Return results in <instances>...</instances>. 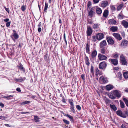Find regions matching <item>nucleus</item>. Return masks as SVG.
Returning <instances> with one entry per match:
<instances>
[{"mask_svg":"<svg viewBox=\"0 0 128 128\" xmlns=\"http://www.w3.org/2000/svg\"><path fill=\"white\" fill-rule=\"evenodd\" d=\"M107 45V43L106 40H104L101 42L100 44V48H102L100 50L101 52L103 54H106V53L108 54L109 51H106V49L104 48V47Z\"/></svg>","mask_w":128,"mask_h":128,"instance_id":"obj_1","label":"nucleus"},{"mask_svg":"<svg viewBox=\"0 0 128 128\" xmlns=\"http://www.w3.org/2000/svg\"><path fill=\"white\" fill-rule=\"evenodd\" d=\"M116 113L118 116L123 118H126L128 116V112L127 111L123 112L121 110H119L116 112Z\"/></svg>","mask_w":128,"mask_h":128,"instance_id":"obj_2","label":"nucleus"},{"mask_svg":"<svg viewBox=\"0 0 128 128\" xmlns=\"http://www.w3.org/2000/svg\"><path fill=\"white\" fill-rule=\"evenodd\" d=\"M68 102L70 104V109L71 111L74 114L76 113V111L74 107V101L72 99H69L68 100Z\"/></svg>","mask_w":128,"mask_h":128,"instance_id":"obj_3","label":"nucleus"},{"mask_svg":"<svg viewBox=\"0 0 128 128\" xmlns=\"http://www.w3.org/2000/svg\"><path fill=\"white\" fill-rule=\"evenodd\" d=\"M107 66V63L106 62H101L99 64V68L101 70L105 69Z\"/></svg>","mask_w":128,"mask_h":128,"instance_id":"obj_4","label":"nucleus"},{"mask_svg":"<svg viewBox=\"0 0 128 128\" xmlns=\"http://www.w3.org/2000/svg\"><path fill=\"white\" fill-rule=\"evenodd\" d=\"M95 14V8H92L90 9L89 8L88 11V16H89L92 17L93 15Z\"/></svg>","mask_w":128,"mask_h":128,"instance_id":"obj_5","label":"nucleus"},{"mask_svg":"<svg viewBox=\"0 0 128 128\" xmlns=\"http://www.w3.org/2000/svg\"><path fill=\"white\" fill-rule=\"evenodd\" d=\"M120 58L122 65L124 66L126 65L127 62L123 54L121 55Z\"/></svg>","mask_w":128,"mask_h":128,"instance_id":"obj_6","label":"nucleus"},{"mask_svg":"<svg viewBox=\"0 0 128 128\" xmlns=\"http://www.w3.org/2000/svg\"><path fill=\"white\" fill-rule=\"evenodd\" d=\"M106 39L107 42L110 44L113 45L114 43V42L112 38L110 36L106 37Z\"/></svg>","mask_w":128,"mask_h":128,"instance_id":"obj_7","label":"nucleus"},{"mask_svg":"<svg viewBox=\"0 0 128 128\" xmlns=\"http://www.w3.org/2000/svg\"><path fill=\"white\" fill-rule=\"evenodd\" d=\"M98 57L99 59L100 60H105L108 59L106 56L100 54H98Z\"/></svg>","mask_w":128,"mask_h":128,"instance_id":"obj_8","label":"nucleus"},{"mask_svg":"<svg viewBox=\"0 0 128 128\" xmlns=\"http://www.w3.org/2000/svg\"><path fill=\"white\" fill-rule=\"evenodd\" d=\"M120 91L118 90H114L113 93L114 95L118 98H120L121 96V94L120 93Z\"/></svg>","mask_w":128,"mask_h":128,"instance_id":"obj_9","label":"nucleus"},{"mask_svg":"<svg viewBox=\"0 0 128 128\" xmlns=\"http://www.w3.org/2000/svg\"><path fill=\"white\" fill-rule=\"evenodd\" d=\"M92 30L91 27L88 26L87 28V35L88 36L92 35Z\"/></svg>","mask_w":128,"mask_h":128,"instance_id":"obj_10","label":"nucleus"},{"mask_svg":"<svg viewBox=\"0 0 128 128\" xmlns=\"http://www.w3.org/2000/svg\"><path fill=\"white\" fill-rule=\"evenodd\" d=\"M109 60V62H111L115 66H117L118 64V60L116 59H110Z\"/></svg>","mask_w":128,"mask_h":128,"instance_id":"obj_11","label":"nucleus"},{"mask_svg":"<svg viewBox=\"0 0 128 128\" xmlns=\"http://www.w3.org/2000/svg\"><path fill=\"white\" fill-rule=\"evenodd\" d=\"M113 35L116 39L119 40H121L122 39L120 35L118 34L114 33L113 34Z\"/></svg>","mask_w":128,"mask_h":128,"instance_id":"obj_12","label":"nucleus"},{"mask_svg":"<svg viewBox=\"0 0 128 128\" xmlns=\"http://www.w3.org/2000/svg\"><path fill=\"white\" fill-rule=\"evenodd\" d=\"M128 44V41L126 40H122L120 46H121L124 48L127 46Z\"/></svg>","mask_w":128,"mask_h":128,"instance_id":"obj_13","label":"nucleus"},{"mask_svg":"<svg viewBox=\"0 0 128 128\" xmlns=\"http://www.w3.org/2000/svg\"><path fill=\"white\" fill-rule=\"evenodd\" d=\"M18 68L20 69L21 71H22L24 73L25 72L26 69L22 64H20L18 66Z\"/></svg>","mask_w":128,"mask_h":128,"instance_id":"obj_14","label":"nucleus"},{"mask_svg":"<svg viewBox=\"0 0 128 128\" xmlns=\"http://www.w3.org/2000/svg\"><path fill=\"white\" fill-rule=\"evenodd\" d=\"M97 36L98 40H100L104 38V35L102 33H99L97 35Z\"/></svg>","mask_w":128,"mask_h":128,"instance_id":"obj_15","label":"nucleus"},{"mask_svg":"<svg viewBox=\"0 0 128 128\" xmlns=\"http://www.w3.org/2000/svg\"><path fill=\"white\" fill-rule=\"evenodd\" d=\"M26 79V78L25 77L24 78L20 77L18 79L16 78L14 80L17 82H21L24 81Z\"/></svg>","mask_w":128,"mask_h":128,"instance_id":"obj_16","label":"nucleus"},{"mask_svg":"<svg viewBox=\"0 0 128 128\" xmlns=\"http://www.w3.org/2000/svg\"><path fill=\"white\" fill-rule=\"evenodd\" d=\"M114 86L110 84L106 86V88L107 90H110L114 88Z\"/></svg>","mask_w":128,"mask_h":128,"instance_id":"obj_17","label":"nucleus"},{"mask_svg":"<svg viewBox=\"0 0 128 128\" xmlns=\"http://www.w3.org/2000/svg\"><path fill=\"white\" fill-rule=\"evenodd\" d=\"M100 80L102 81L104 83H106L108 82L107 79L104 78L103 76H101L100 78Z\"/></svg>","mask_w":128,"mask_h":128,"instance_id":"obj_18","label":"nucleus"},{"mask_svg":"<svg viewBox=\"0 0 128 128\" xmlns=\"http://www.w3.org/2000/svg\"><path fill=\"white\" fill-rule=\"evenodd\" d=\"M122 24L123 25L125 28H128V23L127 22L123 20L122 22Z\"/></svg>","mask_w":128,"mask_h":128,"instance_id":"obj_19","label":"nucleus"},{"mask_svg":"<svg viewBox=\"0 0 128 128\" xmlns=\"http://www.w3.org/2000/svg\"><path fill=\"white\" fill-rule=\"evenodd\" d=\"M96 12L98 15H100L102 12V9L100 8H98L96 10Z\"/></svg>","mask_w":128,"mask_h":128,"instance_id":"obj_20","label":"nucleus"},{"mask_svg":"<svg viewBox=\"0 0 128 128\" xmlns=\"http://www.w3.org/2000/svg\"><path fill=\"white\" fill-rule=\"evenodd\" d=\"M108 4V1H104L102 4L101 5L102 6L103 8H105L107 6Z\"/></svg>","mask_w":128,"mask_h":128,"instance_id":"obj_21","label":"nucleus"},{"mask_svg":"<svg viewBox=\"0 0 128 128\" xmlns=\"http://www.w3.org/2000/svg\"><path fill=\"white\" fill-rule=\"evenodd\" d=\"M90 45L88 43H87L86 45V52L88 54H89L90 53Z\"/></svg>","mask_w":128,"mask_h":128,"instance_id":"obj_22","label":"nucleus"},{"mask_svg":"<svg viewBox=\"0 0 128 128\" xmlns=\"http://www.w3.org/2000/svg\"><path fill=\"white\" fill-rule=\"evenodd\" d=\"M108 10H105L103 13V16L105 18H107L108 15Z\"/></svg>","mask_w":128,"mask_h":128,"instance_id":"obj_23","label":"nucleus"},{"mask_svg":"<svg viewBox=\"0 0 128 128\" xmlns=\"http://www.w3.org/2000/svg\"><path fill=\"white\" fill-rule=\"evenodd\" d=\"M109 24L112 25L115 24L116 23V20L113 19H112L109 20Z\"/></svg>","mask_w":128,"mask_h":128,"instance_id":"obj_24","label":"nucleus"},{"mask_svg":"<svg viewBox=\"0 0 128 128\" xmlns=\"http://www.w3.org/2000/svg\"><path fill=\"white\" fill-rule=\"evenodd\" d=\"M97 55V51L95 50L93 51L92 54V58H95Z\"/></svg>","mask_w":128,"mask_h":128,"instance_id":"obj_25","label":"nucleus"},{"mask_svg":"<svg viewBox=\"0 0 128 128\" xmlns=\"http://www.w3.org/2000/svg\"><path fill=\"white\" fill-rule=\"evenodd\" d=\"M118 30V28L116 26H112L110 28V30L114 32L117 31Z\"/></svg>","mask_w":128,"mask_h":128,"instance_id":"obj_26","label":"nucleus"},{"mask_svg":"<svg viewBox=\"0 0 128 128\" xmlns=\"http://www.w3.org/2000/svg\"><path fill=\"white\" fill-rule=\"evenodd\" d=\"M40 118H38V116H34V120L36 122H39L40 121L39 120Z\"/></svg>","mask_w":128,"mask_h":128,"instance_id":"obj_27","label":"nucleus"},{"mask_svg":"<svg viewBox=\"0 0 128 128\" xmlns=\"http://www.w3.org/2000/svg\"><path fill=\"white\" fill-rule=\"evenodd\" d=\"M110 106L112 109H113L114 111L116 110L117 109L116 107L114 105H112L110 104Z\"/></svg>","mask_w":128,"mask_h":128,"instance_id":"obj_28","label":"nucleus"},{"mask_svg":"<svg viewBox=\"0 0 128 128\" xmlns=\"http://www.w3.org/2000/svg\"><path fill=\"white\" fill-rule=\"evenodd\" d=\"M86 63L87 65L89 66L90 65V63L89 62V60L88 57L86 56L85 58Z\"/></svg>","mask_w":128,"mask_h":128,"instance_id":"obj_29","label":"nucleus"},{"mask_svg":"<svg viewBox=\"0 0 128 128\" xmlns=\"http://www.w3.org/2000/svg\"><path fill=\"white\" fill-rule=\"evenodd\" d=\"M108 95L109 98L115 100L116 98V97L114 96L112 94H110Z\"/></svg>","mask_w":128,"mask_h":128,"instance_id":"obj_30","label":"nucleus"},{"mask_svg":"<svg viewBox=\"0 0 128 128\" xmlns=\"http://www.w3.org/2000/svg\"><path fill=\"white\" fill-rule=\"evenodd\" d=\"M13 36L14 38L16 40L18 39L19 38V36L18 33L13 34Z\"/></svg>","mask_w":128,"mask_h":128,"instance_id":"obj_31","label":"nucleus"},{"mask_svg":"<svg viewBox=\"0 0 128 128\" xmlns=\"http://www.w3.org/2000/svg\"><path fill=\"white\" fill-rule=\"evenodd\" d=\"M120 105L122 108H124L125 107V104L124 102L121 100L120 101Z\"/></svg>","mask_w":128,"mask_h":128,"instance_id":"obj_32","label":"nucleus"},{"mask_svg":"<svg viewBox=\"0 0 128 128\" xmlns=\"http://www.w3.org/2000/svg\"><path fill=\"white\" fill-rule=\"evenodd\" d=\"M123 99L126 106L128 107V100L125 98H123Z\"/></svg>","mask_w":128,"mask_h":128,"instance_id":"obj_33","label":"nucleus"},{"mask_svg":"<svg viewBox=\"0 0 128 128\" xmlns=\"http://www.w3.org/2000/svg\"><path fill=\"white\" fill-rule=\"evenodd\" d=\"M92 38L93 39V41L94 42H96L98 40V37H97V35L96 36H94L92 37Z\"/></svg>","mask_w":128,"mask_h":128,"instance_id":"obj_34","label":"nucleus"},{"mask_svg":"<svg viewBox=\"0 0 128 128\" xmlns=\"http://www.w3.org/2000/svg\"><path fill=\"white\" fill-rule=\"evenodd\" d=\"M99 25L98 24H95L93 27L94 29H98L99 28Z\"/></svg>","mask_w":128,"mask_h":128,"instance_id":"obj_35","label":"nucleus"},{"mask_svg":"<svg viewBox=\"0 0 128 128\" xmlns=\"http://www.w3.org/2000/svg\"><path fill=\"white\" fill-rule=\"evenodd\" d=\"M48 4L47 3H46L45 5V8L44 9V11H46L47 10V9L48 6Z\"/></svg>","mask_w":128,"mask_h":128,"instance_id":"obj_36","label":"nucleus"},{"mask_svg":"<svg viewBox=\"0 0 128 128\" xmlns=\"http://www.w3.org/2000/svg\"><path fill=\"white\" fill-rule=\"evenodd\" d=\"M124 76L126 78H128V72L124 73Z\"/></svg>","mask_w":128,"mask_h":128,"instance_id":"obj_37","label":"nucleus"},{"mask_svg":"<svg viewBox=\"0 0 128 128\" xmlns=\"http://www.w3.org/2000/svg\"><path fill=\"white\" fill-rule=\"evenodd\" d=\"M21 9L22 11L24 12L26 9V6L23 5L21 7Z\"/></svg>","mask_w":128,"mask_h":128,"instance_id":"obj_38","label":"nucleus"},{"mask_svg":"<svg viewBox=\"0 0 128 128\" xmlns=\"http://www.w3.org/2000/svg\"><path fill=\"white\" fill-rule=\"evenodd\" d=\"M76 107L77 109L79 111H80L81 110V108L80 106L79 105H76Z\"/></svg>","mask_w":128,"mask_h":128,"instance_id":"obj_39","label":"nucleus"},{"mask_svg":"<svg viewBox=\"0 0 128 128\" xmlns=\"http://www.w3.org/2000/svg\"><path fill=\"white\" fill-rule=\"evenodd\" d=\"M64 123L67 124H70V122L69 121L66 120H63Z\"/></svg>","mask_w":128,"mask_h":128,"instance_id":"obj_40","label":"nucleus"},{"mask_svg":"<svg viewBox=\"0 0 128 128\" xmlns=\"http://www.w3.org/2000/svg\"><path fill=\"white\" fill-rule=\"evenodd\" d=\"M105 102L106 103L110 104V101L109 100L108 98H106L105 100Z\"/></svg>","mask_w":128,"mask_h":128,"instance_id":"obj_41","label":"nucleus"},{"mask_svg":"<svg viewBox=\"0 0 128 128\" xmlns=\"http://www.w3.org/2000/svg\"><path fill=\"white\" fill-rule=\"evenodd\" d=\"M124 5L123 4H120V5L118 7V9L119 10H120L122 8L123 6Z\"/></svg>","mask_w":128,"mask_h":128,"instance_id":"obj_42","label":"nucleus"},{"mask_svg":"<svg viewBox=\"0 0 128 128\" xmlns=\"http://www.w3.org/2000/svg\"><path fill=\"white\" fill-rule=\"evenodd\" d=\"M92 5V4L91 2L90 1H89L87 4V6L88 7V8H90L89 7L91 6Z\"/></svg>","mask_w":128,"mask_h":128,"instance_id":"obj_43","label":"nucleus"},{"mask_svg":"<svg viewBox=\"0 0 128 128\" xmlns=\"http://www.w3.org/2000/svg\"><path fill=\"white\" fill-rule=\"evenodd\" d=\"M66 116L68 117L69 118L71 119V120H72L73 119V117L70 115L67 114Z\"/></svg>","mask_w":128,"mask_h":128,"instance_id":"obj_44","label":"nucleus"},{"mask_svg":"<svg viewBox=\"0 0 128 128\" xmlns=\"http://www.w3.org/2000/svg\"><path fill=\"white\" fill-rule=\"evenodd\" d=\"M91 72L92 74H94V68L92 66L91 67Z\"/></svg>","mask_w":128,"mask_h":128,"instance_id":"obj_45","label":"nucleus"},{"mask_svg":"<svg viewBox=\"0 0 128 128\" xmlns=\"http://www.w3.org/2000/svg\"><path fill=\"white\" fill-rule=\"evenodd\" d=\"M11 24L10 22H8L6 24V26L7 27H9L10 26Z\"/></svg>","mask_w":128,"mask_h":128,"instance_id":"obj_46","label":"nucleus"},{"mask_svg":"<svg viewBox=\"0 0 128 128\" xmlns=\"http://www.w3.org/2000/svg\"><path fill=\"white\" fill-rule=\"evenodd\" d=\"M30 102L28 101H26L25 102H24L22 103V104H26L30 103Z\"/></svg>","mask_w":128,"mask_h":128,"instance_id":"obj_47","label":"nucleus"},{"mask_svg":"<svg viewBox=\"0 0 128 128\" xmlns=\"http://www.w3.org/2000/svg\"><path fill=\"white\" fill-rule=\"evenodd\" d=\"M81 77L82 78V79L84 80H85V75L84 74H82L81 75Z\"/></svg>","mask_w":128,"mask_h":128,"instance_id":"obj_48","label":"nucleus"},{"mask_svg":"<svg viewBox=\"0 0 128 128\" xmlns=\"http://www.w3.org/2000/svg\"><path fill=\"white\" fill-rule=\"evenodd\" d=\"M121 128H127L125 124H122L121 126Z\"/></svg>","mask_w":128,"mask_h":128,"instance_id":"obj_49","label":"nucleus"},{"mask_svg":"<svg viewBox=\"0 0 128 128\" xmlns=\"http://www.w3.org/2000/svg\"><path fill=\"white\" fill-rule=\"evenodd\" d=\"M94 2L96 4H97L99 2V0H93Z\"/></svg>","mask_w":128,"mask_h":128,"instance_id":"obj_50","label":"nucleus"},{"mask_svg":"<svg viewBox=\"0 0 128 128\" xmlns=\"http://www.w3.org/2000/svg\"><path fill=\"white\" fill-rule=\"evenodd\" d=\"M118 54H116L114 55V57L115 58H117L118 57Z\"/></svg>","mask_w":128,"mask_h":128,"instance_id":"obj_51","label":"nucleus"},{"mask_svg":"<svg viewBox=\"0 0 128 128\" xmlns=\"http://www.w3.org/2000/svg\"><path fill=\"white\" fill-rule=\"evenodd\" d=\"M9 19L8 18H6L4 20V22H8L9 21Z\"/></svg>","mask_w":128,"mask_h":128,"instance_id":"obj_52","label":"nucleus"},{"mask_svg":"<svg viewBox=\"0 0 128 128\" xmlns=\"http://www.w3.org/2000/svg\"><path fill=\"white\" fill-rule=\"evenodd\" d=\"M4 8H5V9L6 10L7 12H8V13H9V8H6L5 7H4Z\"/></svg>","mask_w":128,"mask_h":128,"instance_id":"obj_53","label":"nucleus"},{"mask_svg":"<svg viewBox=\"0 0 128 128\" xmlns=\"http://www.w3.org/2000/svg\"><path fill=\"white\" fill-rule=\"evenodd\" d=\"M0 106L2 107V108H3L4 107V104H3L2 103H0Z\"/></svg>","mask_w":128,"mask_h":128,"instance_id":"obj_54","label":"nucleus"},{"mask_svg":"<svg viewBox=\"0 0 128 128\" xmlns=\"http://www.w3.org/2000/svg\"><path fill=\"white\" fill-rule=\"evenodd\" d=\"M16 90L18 92H20L21 91V90H20V88H17Z\"/></svg>","mask_w":128,"mask_h":128,"instance_id":"obj_55","label":"nucleus"},{"mask_svg":"<svg viewBox=\"0 0 128 128\" xmlns=\"http://www.w3.org/2000/svg\"><path fill=\"white\" fill-rule=\"evenodd\" d=\"M30 113L29 112H21L20 114H30Z\"/></svg>","mask_w":128,"mask_h":128,"instance_id":"obj_56","label":"nucleus"},{"mask_svg":"<svg viewBox=\"0 0 128 128\" xmlns=\"http://www.w3.org/2000/svg\"><path fill=\"white\" fill-rule=\"evenodd\" d=\"M38 32H40L42 31V29L40 28H38Z\"/></svg>","mask_w":128,"mask_h":128,"instance_id":"obj_57","label":"nucleus"},{"mask_svg":"<svg viewBox=\"0 0 128 128\" xmlns=\"http://www.w3.org/2000/svg\"><path fill=\"white\" fill-rule=\"evenodd\" d=\"M112 9L113 10H116V8L114 6H112Z\"/></svg>","mask_w":128,"mask_h":128,"instance_id":"obj_58","label":"nucleus"},{"mask_svg":"<svg viewBox=\"0 0 128 128\" xmlns=\"http://www.w3.org/2000/svg\"><path fill=\"white\" fill-rule=\"evenodd\" d=\"M114 69L115 70H117L119 69V68L118 67H116L114 68Z\"/></svg>","mask_w":128,"mask_h":128,"instance_id":"obj_59","label":"nucleus"},{"mask_svg":"<svg viewBox=\"0 0 128 128\" xmlns=\"http://www.w3.org/2000/svg\"><path fill=\"white\" fill-rule=\"evenodd\" d=\"M5 119V117L4 116H0V119L2 120H4Z\"/></svg>","mask_w":128,"mask_h":128,"instance_id":"obj_60","label":"nucleus"},{"mask_svg":"<svg viewBox=\"0 0 128 128\" xmlns=\"http://www.w3.org/2000/svg\"><path fill=\"white\" fill-rule=\"evenodd\" d=\"M62 101L63 103H66V100L64 98H62Z\"/></svg>","mask_w":128,"mask_h":128,"instance_id":"obj_61","label":"nucleus"},{"mask_svg":"<svg viewBox=\"0 0 128 128\" xmlns=\"http://www.w3.org/2000/svg\"><path fill=\"white\" fill-rule=\"evenodd\" d=\"M121 34H122V36L123 37H124L125 36V34L124 32H122Z\"/></svg>","mask_w":128,"mask_h":128,"instance_id":"obj_62","label":"nucleus"},{"mask_svg":"<svg viewBox=\"0 0 128 128\" xmlns=\"http://www.w3.org/2000/svg\"><path fill=\"white\" fill-rule=\"evenodd\" d=\"M5 126H6L7 127H11V126H10L9 124H5Z\"/></svg>","mask_w":128,"mask_h":128,"instance_id":"obj_63","label":"nucleus"},{"mask_svg":"<svg viewBox=\"0 0 128 128\" xmlns=\"http://www.w3.org/2000/svg\"><path fill=\"white\" fill-rule=\"evenodd\" d=\"M41 26V22H40L39 23V24L38 25V28H40Z\"/></svg>","mask_w":128,"mask_h":128,"instance_id":"obj_64","label":"nucleus"}]
</instances>
